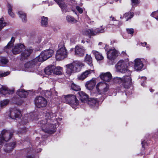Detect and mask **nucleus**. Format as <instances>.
Masks as SVG:
<instances>
[{
	"mask_svg": "<svg viewBox=\"0 0 158 158\" xmlns=\"http://www.w3.org/2000/svg\"><path fill=\"white\" fill-rule=\"evenodd\" d=\"M53 51L51 49H48L42 52L39 57L32 61L27 63L24 65L25 67L27 69L26 71L30 72H33L35 70V64L34 63L38 60L39 62H42L51 57L53 54Z\"/></svg>",
	"mask_w": 158,
	"mask_h": 158,
	"instance_id": "f257e3e1",
	"label": "nucleus"
},
{
	"mask_svg": "<svg viewBox=\"0 0 158 158\" xmlns=\"http://www.w3.org/2000/svg\"><path fill=\"white\" fill-rule=\"evenodd\" d=\"M44 115L46 117L45 119L40 121V123H38L39 125L44 132L50 134H52L55 131L56 125L55 124L48 123L47 122L48 119H50L53 117V114L48 111L45 113Z\"/></svg>",
	"mask_w": 158,
	"mask_h": 158,
	"instance_id": "f03ea898",
	"label": "nucleus"
},
{
	"mask_svg": "<svg viewBox=\"0 0 158 158\" xmlns=\"http://www.w3.org/2000/svg\"><path fill=\"white\" fill-rule=\"evenodd\" d=\"M84 65V64L80 61H74L66 65V73L70 75L72 73L79 72Z\"/></svg>",
	"mask_w": 158,
	"mask_h": 158,
	"instance_id": "7ed1b4c3",
	"label": "nucleus"
},
{
	"mask_svg": "<svg viewBox=\"0 0 158 158\" xmlns=\"http://www.w3.org/2000/svg\"><path fill=\"white\" fill-rule=\"evenodd\" d=\"M129 64L128 59L119 60L115 66L117 71L122 73H127L128 74L130 75L131 72L127 69Z\"/></svg>",
	"mask_w": 158,
	"mask_h": 158,
	"instance_id": "20e7f679",
	"label": "nucleus"
},
{
	"mask_svg": "<svg viewBox=\"0 0 158 158\" xmlns=\"http://www.w3.org/2000/svg\"><path fill=\"white\" fill-rule=\"evenodd\" d=\"M64 102L70 104L73 108H75L79 103L78 101L76 96L73 94H69L64 96Z\"/></svg>",
	"mask_w": 158,
	"mask_h": 158,
	"instance_id": "39448f33",
	"label": "nucleus"
},
{
	"mask_svg": "<svg viewBox=\"0 0 158 158\" xmlns=\"http://www.w3.org/2000/svg\"><path fill=\"white\" fill-rule=\"evenodd\" d=\"M59 49L57 51L56 55V58L57 60H61L66 58L67 56L68 53L66 48L64 45L59 46Z\"/></svg>",
	"mask_w": 158,
	"mask_h": 158,
	"instance_id": "423d86ee",
	"label": "nucleus"
},
{
	"mask_svg": "<svg viewBox=\"0 0 158 158\" xmlns=\"http://www.w3.org/2000/svg\"><path fill=\"white\" fill-rule=\"evenodd\" d=\"M13 135L12 132L6 130L2 131L0 135V145L4 141H8L11 138Z\"/></svg>",
	"mask_w": 158,
	"mask_h": 158,
	"instance_id": "0eeeda50",
	"label": "nucleus"
},
{
	"mask_svg": "<svg viewBox=\"0 0 158 158\" xmlns=\"http://www.w3.org/2000/svg\"><path fill=\"white\" fill-rule=\"evenodd\" d=\"M145 60L143 59L137 58L134 61V69L136 71H142L144 66V63Z\"/></svg>",
	"mask_w": 158,
	"mask_h": 158,
	"instance_id": "6e6552de",
	"label": "nucleus"
},
{
	"mask_svg": "<svg viewBox=\"0 0 158 158\" xmlns=\"http://www.w3.org/2000/svg\"><path fill=\"white\" fill-rule=\"evenodd\" d=\"M96 89L99 94H103L108 90V85L106 83L100 82L97 84Z\"/></svg>",
	"mask_w": 158,
	"mask_h": 158,
	"instance_id": "1a4fd4ad",
	"label": "nucleus"
},
{
	"mask_svg": "<svg viewBox=\"0 0 158 158\" xmlns=\"http://www.w3.org/2000/svg\"><path fill=\"white\" fill-rule=\"evenodd\" d=\"M131 74L125 75L122 77V84L125 88H129L132 84V79L131 77Z\"/></svg>",
	"mask_w": 158,
	"mask_h": 158,
	"instance_id": "9d476101",
	"label": "nucleus"
},
{
	"mask_svg": "<svg viewBox=\"0 0 158 158\" xmlns=\"http://www.w3.org/2000/svg\"><path fill=\"white\" fill-rule=\"evenodd\" d=\"M35 106L38 108L44 107L47 104V101L44 97L37 96L35 98Z\"/></svg>",
	"mask_w": 158,
	"mask_h": 158,
	"instance_id": "9b49d317",
	"label": "nucleus"
},
{
	"mask_svg": "<svg viewBox=\"0 0 158 158\" xmlns=\"http://www.w3.org/2000/svg\"><path fill=\"white\" fill-rule=\"evenodd\" d=\"M107 55L108 59L114 60L118 55V51L114 48H111L107 52Z\"/></svg>",
	"mask_w": 158,
	"mask_h": 158,
	"instance_id": "f8f14e48",
	"label": "nucleus"
},
{
	"mask_svg": "<svg viewBox=\"0 0 158 158\" xmlns=\"http://www.w3.org/2000/svg\"><path fill=\"white\" fill-rule=\"evenodd\" d=\"M8 113L9 117L12 119L19 118L21 114L19 110L15 108L11 109Z\"/></svg>",
	"mask_w": 158,
	"mask_h": 158,
	"instance_id": "ddd939ff",
	"label": "nucleus"
},
{
	"mask_svg": "<svg viewBox=\"0 0 158 158\" xmlns=\"http://www.w3.org/2000/svg\"><path fill=\"white\" fill-rule=\"evenodd\" d=\"M92 73H94V70L93 67L91 69H88L78 77V78L79 80H83Z\"/></svg>",
	"mask_w": 158,
	"mask_h": 158,
	"instance_id": "4468645a",
	"label": "nucleus"
},
{
	"mask_svg": "<svg viewBox=\"0 0 158 158\" xmlns=\"http://www.w3.org/2000/svg\"><path fill=\"white\" fill-rule=\"evenodd\" d=\"M24 49L25 46L23 44H19L15 45L11 50L14 54H17L19 53Z\"/></svg>",
	"mask_w": 158,
	"mask_h": 158,
	"instance_id": "2eb2a0df",
	"label": "nucleus"
},
{
	"mask_svg": "<svg viewBox=\"0 0 158 158\" xmlns=\"http://www.w3.org/2000/svg\"><path fill=\"white\" fill-rule=\"evenodd\" d=\"M85 52V48L83 47L76 46L75 48V55L77 56H83Z\"/></svg>",
	"mask_w": 158,
	"mask_h": 158,
	"instance_id": "dca6fc26",
	"label": "nucleus"
},
{
	"mask_svg": "<svg viewBox=\"0 0 158 158\" xmlns=\"http://www.w3.org/2000/svg\"><path fill=\"white\" fill-rule=\"evenodd\" d=\"M101 79L103 81L109 82L111 79L112 75L109 72L102 73L100 76Z\"/></svg>",
	"mask_w": 158,
	"mask_h": 158,
	"instance_id": "f3484780",
	"label": "nucleus"
},
{
	"mask_svg": "<svg viewBox=\"0 0 158 158\" xmlns=\"http://www.w3.org/2000/svg\"><path fill=\"white\" fill-rule=\"evenodd\" d=\"M82 32L84 35H88L90 36L97 35L96 28L84 30L82 31Z\"/></svg>",
	"mask_w": 158,
	"mask_h": 158,
	"instance_id": "a211bd4d",
	"label": "nucleus"
},
{
	"mask_svg": "<svg viewBox=\"0 0 158 158\" xmlns=\"http://www.w3.org/2000/svg\"><path fill=\"white\" fill-rule=\"evenodd\" d=\"M33 49L32 47L25 49L21 53L22 57L25 58L28 57L32 52Z\"/></svg>",
	"mask_w": 158,
	"mask_h": 158,
	"instance_id": "6ab92c4d",
	"label": "nucleus"
},
{
	"mask_svg": "<svg viewBox=\"0 0 158 158\" xmlns=\"http://www.w3.org/2000/svg\"><path fill=\"white\" fill-rule=\"evenodd\" d=\"M15 40V38L13 37H12L10 41L9 42L7 45L4 48L5 51L7 53H8L9 51L11 50L12 47L13 46Z\"/></svg>",
	"mask_w": 158,
	"mask_h": 158,
	"instance_id": "aec40b11",
	"label": "nucleus"
},
{
	"mask_svg": "<svg viewBox=\"0 0 158 158\" xmlns=\"http://www.w3.org/2000/svg\"><path fill=\"white\" fill-rule=\"evenodd\" d=\"M95 84V80L92 79L87 81L85 84V86L87 89L91 90L93 89Z\"/></svg>",
	"mask_w": 158,
	"mask_h": 158,
	"instance_id": "412c9836",
	"label": "nucleus"
},
{
	"mask_svg": "<svg viewBox=\"0 0 158 158\" xmlns=\"http://www.w3.org/2000/svg\"><path fill=\"white\" fill-rule=\"evenodd\" d=\"M63 12H66L68 10L67 6L64 2H62L63 0H55Z\"/></svg>",
	"mask_w": 158,
	"mask_h": 158,
	"instance_id": "4be33fe9",
	"label": "nucleus"
},
{
	"mask_svg": "<svg viewBox=\"0 0 158 158\" xmlns=\"http://www.w3.org/2000/svg\"><path fill=\"white\" fill-rule=\"evenodd\" d=\"M0 92L1 94L6 95L8 94H12L13 91L9 89L6 86H2V87L0 89Z\"/></svg>",
	"mask_w": 158,
	"mask_h": 158,
	"instance_id": "5701e85b",
	"label": "nucleus"
},
{
	"mask_svg": "<svg viewBox=\"0 0 158 158\" xmlns=\"http://www.w3.org/2000/svg\"><path fill=\"white\" fill-rule=\"evenodd\" d=\"M16 143L15 142L10 143L5 146L6 148L4 149L5 151L6 152H9L15 148Z\"/></svg>",
	"mask_w": 158,
	"mask_h": 158,
	"instance_id": "b1692460",
	"label": "nucleus"
},
{
	"mask_svg": "<svg viewBox=\"0 0 158 158\" xmlns=\"http://www.w3.org/2000/svg\"><path fill=\"white\" fill-rule=\"evenodd\" d=\"M79 98L82 102H84L87 100L88 99V96L87 94L83 91H80L78 92Z\"/></svg>",
	"mask_w": 158,
	"mask_h": 158,
	"instance_id": "393cba45",
	"label": "nucleus"
},
{
	"mask_svg": "<svg viewBox=\"0 0 158 158\" xmlns=\"http://www.w3.org/2000/svg\"><path fill=\"white\" fill-rule=\"evenodd\" d=\"M88 104L91 106H94L95 108L98 105V102L97 99L91 98L88 102Z\"/></svg>",
	"mask_w": 158,
	"mask_h": 158,
	"instance_id": "a878e982",
	"label": "nucleus"
},
{
	"mask_svg": "<svg viewBox=\"0 0 158 158\" xmlns=\"http://www.w3.org/2000/svg\"><path fill=\"white\" fill-rule=\"evenodd\" d=\"M55 68V66L50 65L46 68L44 70V72L47 75H51L53 72V69Z\"/></svg>",
	"mask_w": 158,
	"mask_h": 158,
	"instance_id": "bb28decb",
	"label": "nucleus"
},
{
	"mask_svg": "<svg viewBox=\"0 0 158 158\" xmlns=\"http://www.w3.org/2000/svg\"><path fill=\"white\" fill-rule=\"evenodd\" d=\"M92 52L94 55L96 59L97 60H101L103 59V56L102 54L99 52L94 50L92 51Z\"/></svg>",
	"mask_w": 158,
	"mask_h": 158,
	"instance_id": "cd10ccee",
	"label": "nucleus"
},
{
	"mask_svg": "<svg viewBox=\"0 0 158 158\" xmlns=\"http://www.w3.org/2000/svg\"><path fill=\"white\" fill-rule=\"evenodd\" d=\"M17 94L21 98H25L28 95V93L24 90H18L17 92Z\"/></svg>",
	"mask_w": 158,
	"mask_h": 158,
	"instance_id": "c85d7f7f",
	"label": "nucleus"
},
{
	"mask_svg": "<svg viewBox=\"0 0 158 158\" xmlns=\"http://www.w3.org/2000/svg\"><path fill=\"white\" fill-rule=\"evenodd\" d=\"M32 116L30 114H27L25 115L24 117L22 120V123L23 125L27 124L31 119H32Z\"/></svg>",
	"mask_w": 158,
	"mask_h": 158,
	"instance_id": "c756f323",
	"label": "nucleus"
},
{
	"mask_svg": "<svg viewBox=\"0 0 158 158\" xmlns=\"http://www.w3.org/2000/svg\"><path fill=\"white\" fill-rule=\"evenodd\" d=\"M85 61L90 66H92L93 64L92 63V58L90 55H86L85 58Z\"/></svg>",
	"mask_w": 158,
	"mask_h": 158,
	"instance_id": "7c9ffc66",
	"label": "nucleus"
},
{
	"mask_svg": "<svg viewBox=\"0 0 158 158\" xmlns=\"http://www.w3.org/2000/svg\"><path fill=\"white\" fill-rule=\"evenodd\" d=\"M62 68L61 67L59 66L56 67L55 66L53 73L56 75H60L62 74Z\"/></svg>",
	"mask_w": 158,
	"mask_h": 158,
	"instance_id": "2f4dec72",
	"label": "nucleus"
},
{
	"mask_svg": "<svg viewBox=\"0 0 158 158\" xmlns=\"http://www.w3.org/2000/svg\"><path fill=\"white\" fill-rule=\"evenodd\" d=\"M19 17L22 19L23 22H25L26 21V15L22 11H19L18 13Z\"/></svg>",
	"mask_w": 158,
	"mask_h": 158,
	"instance_id": "473e14b6",
	"label": "nucleus"
},
{
	"mask_svg": "<svg viewBox=\"0 0 158 158\" xmlns=\"http://www.w3.org/2000/svg\"><path fill=\"white\" fill-rule=\"evenodd\" d=\"M123 16L125 19L126 21H127L133 17V13L131 12L126 13Z\"/></svg>",
	"mask_w": 158,
	"mask_h": 158,
	"instance_id": "72a5a7b5",
	"label": "nucleus"
},
{
	"mask_svg": "<svg viewBox=\"0 0 158 158\" xmlns=\"http://www.w3.org/2000/svg\"><path fill=\"white\" fill-rule=\"evenodd\" d=\"M41 24L42 26L46 27L48 25V18L43 16L41 18Z\"/></svg>",
	"mask_w": 158,
	"mask_h": 158,
	"instance_id": "f704fd0d",
	"label": "nucleus"
},
{
	"mask_svg": "<svg viewBox=\"0 0 158 158\" xmlns=\"http://www.w3.org/2000/svg\"><path fill=\"white\" fill-rule=\"evenodd\" d=\"M7 6L8 8V12L10 15L12 17L15 16L14 14L12 12V6L11 5L8 3L7 5Z\"/></svg>",
	"mask_w": 158,
	"mask_h": 158,
	"instance_id": "c9c22d12",
	"label": "nucleus"
},
{
	"mask_svg": "<svg viewBox=\"0 0 158 158\" xmlns=\"http://www.w3.org/2000/svg\"><path fill=\"white\" fill-rule=\"evenodd\" d=\"M71 88L73 90L75 91H78L81 89L80 87L74 83H72L71 84Z\"/></svg>",
	"mask_w": 158,
	"mask_h": 158,
	"instance_id": "e433bc0d",
	"label": "nucleus"
},
{
	"mask_svg": "<svg viewBox=\"0 0 158 158\" xmlns=\"http://www.w3.org/2000/svg\"><path fill=\"white\" fill-rule=\"evenodd\" d=\"M67 21L70 23H75L77 20L72 16L70 15H68L66 17Z\"/></svg>",
	"mask_w": 158,
	"mask_h": 158,
	"instance_id": "4c0bfd02",
	"label": "nucleus"
},
{
	"mask_svg": "<svg viewBox=\"0 0 158 158\" xmlns=\"http://www.w3.org/2000/svg\"><path fill=\"white\" fill-rule=\"evenodd\" d=\"M113 82L118 84L122 83V78L116 77H114L113 79Z\"/></svg>",
	"mask_w": 158,
	"mask_h": 158,
	"instance_id": "58836bf2",
	"label": "nucleus"
},
{
	"mask_svg": "<svg viewBox=\"0 0 158 158\" xmlns=\"http://www.w3.org/2000/svg\"><path fill=\"white\" fill-rule=\"evenodd\" d=\"M6 25V23L4 21L2 18L0 19V30Z\"/></svg>",
	"mask_w": 158,
	"mask_h": 158,
	"instance_id": "ea45409f",
	"label": "nucleus"
},
{
	"mask_svg": "<svg viewBox=\"0 0 158 158\" xmlns=\"http://www.w3.org/2000/svg\"><path fill=\"white\" fill-rule=\"evenodd\" d=\"M0 61L3 64H6L8 62V60L4 57H0Z\"/></svg>",
	"mask_w": 158,
	"mask_h": 158,
	"instance_id": "a19ab883",
	"label": "nucleus"
},
{
	"mask_svg": "<svg viewBox=\"0 0 158 158\" xmlns=\"http://www.w3.org/2000/svg\"><path fill=\"white\" fill-rule=\"evenodd\" d=\"M9 101L7 100H5L0 102V105L1 107H2L5 106L7 105L9 103Z\"/></svg>",
	"mask_w": 158,
	"mask_h": 158,
	"instance_id": "79ce46f5",
	"label": "nucleus"
},
{
	"mask_svg": "<svg viewBox=\"0 0 158 158\" xmlns=\"http://www.w3.org/2000/svg\"><path fill=\"white\" fill-rule=\"evenodd\" d=\"M96 28L97 34L100 33H103L105 31L104 28H102V26H101L100 28Z\"/></svg>",
	"mask_w": 158,
	"mask_h": 158,
	"instance_id": "37998d69",
	"label": "nucleus"
},
{
	"mask_svg": "<svg viewBox=\"0 0 158 158\" xmlns=\"http://www.w3.org/2000/svg\"><path fill=\"white\" fill-rule=\"evenodd\" d=\"M77 36L75 35H72L70 38V41L71 43H73L77 41Z\"/></svg>",
	"mask_w": 158,
	"mask_h": 158,
	"instance_id": "c03bdc74",
	"label": "nucleus"
},
{
	"mask_svg": "<svg viewBox=\"0 0 158 158\" xmlns=\"http://www.w3.org/2000/svg\"><path fill=\"white\" fill-rule=\"evenodd\" d=\"M151 15L155 18L157 20H158V11H155L152 13Z\"/></svg>",
	"mask_w": 158,
	"mask_h": 158,
	"instance_id": "a18cd8bd",
	"label": "nucleus"
},
{
	"mask_svg": "<svg viewBox=\"0 0 158 158\" xmlns=\"http://www.w3.org/2000/svg\"><path fill=\"white\" fill-rule=\"evenodd\" d=\"M52 94V91H46L45 93V95L46 97L49 98Z\"/></svg>",
	"mask_w": 158,
	"mask_h": 158,
	"instance_id": "49530a36",
	"label": "nucleus"
},
{
	"mask_svg": "<svg viewBox=\"0 0 158 158\" xmlns=\"http://www.w3.org/2000/svg\"><path fill=\"white\" fill-rule=\"evenodd\" d=\"M141 79L143 80L141 81V85L142 86H144V83L146 80V78L144 77H141Z\"/></svg>",
	"mask_w": 158,
	"mask_h": 158,
	"instance_id": "de8ad7c7",
	"label": "nucleus"
},
{
	"mask_svg": "<svg viewBox=\"0 0 158 158\" xmlns=\"http://www.w3.org/2000/svg\"><path fill=\"white\" fill-rule=\"evenodd\" d=\"M10 72L9 71H7L6 72L4 73H2L0 74V78L2 77H5L10 74Z\"/></svg>",
	"mask_w": 158,
	"mask_h": 158,
	"instance_id": "09e8293b",
	"label": "nucleus"
},
{
	"mask_svg": "<svg viewBox=\"0 0 158 158\" xmlns=\"http://www.w3.org/2000/svg\"><path fill=\"white\" fill-rule=\"evenodd\" d=\"M132 5H136L140 3L139 0H131Z\"/></svg>",
	"mask_w": 158,
	"mask_h": 158,
	"instance_id": "8fccbe9b",
	"label": "nucleus"
},
{
	"mask_svg": "<svg viewBox=\"0 0 158 158\" xmlns=\"http://www.w3.org/2000/svg\"><path fill=\"white\" fill-rule=\"evenodd\" d=\"M127 31L128 33L132 35L134 33V30L133 28H127Z\"/></svg>",
	"mask_w": 158,
	"mask_h": 158,
	"instance_id": "3c124183",
	"label": "nucleus"
},
{
	"mask_svg": "<svg viewBox=\"0 0 158 158\" xmlns=\"http://www.w3.org/2000/svg\"><path fill=\"white\" fill-rule=\"evenodd\" d=\"M76 9L81 14L82 13L83 10L82 8L78 6H76Z\"/></svg>",
	"mask_w": 158,
	"mask_h": 158,
	"instance_id": "603ef678",
	"label": "nucleus"
},
{
	"mask_svg": "<svg viewBox=\"0 0 158 158\" xmlns=\"http://www.w3.org/2000/svg\"><path fill=\"white\" fill-rule=\"evenodd\" d=\"M146 143L145 141H142L141 142V144L142 145V147L143 148H145V144H146Z\"/></svg>",
	"mask_w": 158,
	"mask_h": 158,
	"instance_id": "864d4df0",
	"label": "nucleus"
},
{
	"mask_svg": "<svg viewBox=\"0 0 158 158\" xmlns=\"http://www.w3.org/2000/svg\"><path fill=\"white\" fill-rule=\"evenodd\" d=\"M116 21L117 22V23H118V24H117V25L116 24V25H114V26H115L116 28H118L119 27V26L121 25V24L119 21H118L117 20H116Z\"/></svg>",
	"mask_w": 158,
	"mask_h": 158,
	"instance_id": "5fc2aeb1",
	"label": "nucleus"
},
{
	"mask_svg": "<svg viewBox=\"0 0 158 158\" xmlns=\"http://www.w3.org/2000/svg\"><path fill=\"white\" fill-rule=\"evenodd\" d=\"M91 95L93 96H97V95L96 94V93H95L93 91H92L91 92Z\"/></svg>",
	"mask_w": 158,
	"mask_h": 158,
	"instance_id": "6e6d98bb",
	"label": "nucleus"
},
{
	"mask_svg": "<svg viewBox=\"0 0 158 158\" xmlns=\"http://www.w3.org/2000/svg\"><path fill=\"white\" fill-rule=\"evenodd\" d=\"M110 19L111 20L114 21H116L115 19L114 18V17H112V16H110Z\"/></svg>",
	"mask_w": 158,
	"mask_h": 158,
	"instance_id": "4d7b16f0",
	"label": "nucleus"
},
{
	"mask_svg": "<svg viewBox=\"0 0 158 158\" xmlns=\"http://www.w3.org/2000/svg\"><path fill=\"white\" fill-rule=\"evenodd\" d=\"M141 44L143 46H144V45H146L147 44V43L146 42H143V43H141Z\"/></svg>",
	"mask_w": 158,
	"mask_h": 158,
	"instance_id": "13d9d810",
	"label": "nucleus"
},
{
	"mask_svg": "<svg viewBox=\"0 0 158 158\" xmlns=\"http://www.w3.org/2000/svg\"><path fill=\"white\" fill-rule=\"evenodd\" d=\"M116 41L115 40H113L111 41V44H113L114 43H115Z\"/></svg>",
	"mask_w": 158,
	"mask_h": 158,
	"instance_id": "bf43d9fd",
	"label": "nucleus"
},
{
	"mask_svg": "<svg viewBox=\"0 0 158 158\" xmlns=\"http://www.w3.org/2000/svg\"><path fill=\"white\" fill-rule=\"evenodd\" d=\"M27 158H34L31 156H27Z\"/></svg>",
	"mask_w": 158,
	"mask_h": 158,
	"instance_id": "052dcab7",
	"label": "nucleus"
},
{
	"mask_svg": "<svg viewBox=\"0 0 158 158\" xmlns=\"http://www.w3.org/2000/svg\"><path fill=\"white\" fill-rule=\"evenodd\" d=\"M122 53L123 55H125L126 54L125 51H123L122 52Z\"/></svg>",
	"mask_w": 158,
	"mask_h": 158,
	"instance_id": "680f3d73",
	"label": "nucleus"
},
{
	"mask_svg": "<svg viewBox=\"0 0 158 158\" xmlns=\"http://www.w3.org/2000/svg\"><path fill=\"white\" fill-rule=\"evenodd\" d=\"M48 42V41L47 40H46L45 41H44V42H43V43H44V44H46Z\"/></svg>",
	"mask_w": 158,
	"mask_h": 158,
	"instance_id": "e2e57ef3",
	"label": "nucleus"
},
{
	"mask_svg": "<svg viewBox=\"0 0 158 158\" xmlns=\"http://www.w3.org/2000/svg\"><path fill=\"white\" fill-rule=\"evenodd\" d=\"M115 2H117L118 1H119V2L121 3V0H114Z\"/></svg>",
	"mask_w": 158,
	"mask_h": 158,
	"instance_id": "0e129e2a",
	"label": "nucleus"
},
{
	"mask_svg": "<svg viewBox=\"0 0 158 158\" xmlns=\"http://www.w3.org/2000/svg\"><path fill=\"white\" fill-rule=\"evenodd\" d=\"M41 38H39L38 42H40L41 41Z\"/></svg>",
	"mask_w": 158,
	"mask_h": 158,
	"instance_id": "69168bd1",
	"label": "nucleus"
},
{
	"mask_svg": "<svg viewBox=\"0 0 158 158\" xmlns=\"http://www.w3.org/2000/svg\"><path fill=\"white\" fill-rule=\"evenodd\" d=\"M150 92H153L154 91V90H153V89H150Z\"/></svg>",
	"mask_w": 158,
	"mask_h": 158,
	"instance_id": "338daca9",
	"label": "nucleus"
},
{
	"mask_svg": "<svg viewBox=\"0 0 158 158\" xmlns=\"http://www.w3.org/2000/svg\"><path fill=\"white\" fill-rule=\"evenodd\" d=\"M81 43H83V44H84V43H85V42L84 40H82L81 41Z\"/></svg>",
	"mask_w": 158,
	"mask_h": 158,
	"instance_id": "774afa93",
	"label": "nucleus"
}]
</instances>
